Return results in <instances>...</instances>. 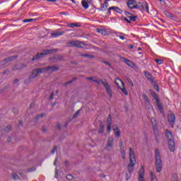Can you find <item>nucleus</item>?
I'll return each mask as SVG.
<instances>
[{"label":"nucleus","mask_w":181,"mask_h":181,"mask_svg":"<svg viewBox=\"0 0 181 181\" xmlns=\"http://www.w3.org/2000/svg\"><path fill=\"white\" fill-rule=\"evenodd\" d=\"M155 159L156 170L157 173H160L162 172V158L158 148L155 150Z\"/></svg>","instance_id":"obj_1"},{"label":"nucleus","mask_w":181,"mask_h":181,"mask_svg":"<svg viewBox=\"0 0 181 181\" xmlns=\"http://www.w3.org/2000/svg\"><path fill=\"white\" fill-rule=\"evenodd\" d=\"M93 81H94V83H97V84H98V86H100V84H103V87H105L110 98H112V90H111V86H110L108 82H107V80L100 79L98 81L97 79H94Z\"/></svg>","instance_id":"obj_2"},{"label":"nucleus","mask_w":181,"mask_h":181,"mask_svg":"<svg viewBox=\"0 0 181 181\" xmlns=\"http://www.w3.org/2000/svg\"><path fill=\"white\" fill-rule=\"evenodd\" d=\"M129 151L130 163L128 165V170L129 173H132L134 172V166L136 163V159L135 158V152L132 150V148H129Z\"/></svg>","instance_id":"obj_3"},{"label":"nucleus","mask_w":181,"mask_h":181,"mask_svg":"<svg viewBox=\"0 0 181 181\" xmlns=\"http://www.w3.org/2000/svg\"><path fill=\"white\" fill-rule=\"evenodd\" d=\"M68 47H83L85 46L84 42L78 40H72L66 43Z\"/></svg>","instance_id":"obj_4"},{"label":"nucleus","mask_w":181,"mask_h":181,"mask_svg":"<svg viewBox=\"0 0 181 181\" xmlns=\"http://www.w3.org/2000/svg\"><path fill=\"white\" fill-rule=\"evenodd\" d=\"M146 8V11L148 13H149V6L146 1L144 2H136V9L139 8L141 11H144Z\"/></svg>","instance_id":"obj_5"},{"label":"nucleus","mask_w":181,"mask_h":181,"mask_svg":"<svg viewBox=\"0 0 181 181\" xmlns=\"http://www.w3.org/2000/svg\"><path fill=\"white\" fill-rule=\"evenodd\" d=\"M53 53V49H45L43 50L41 53H37V55L33 57V60H37V59H40V57H43V56H46V54H50Z\"/></svg>","instance_id":"obj_6"},{"label":"nucleus","mask_w":181,"mask_h":181,"mask_svg":"<svg viewBox=\"0 0 181 181\" xmlns=\"http://www.w3.org/2000/svg\"><path fill=\"white\" fill-rule=\"evenodd\" d=\"M113 148H114V137L112 136L108 137L107 141L105 146V150L108 151H112Z\"/></svg>","instance_id":"obj_7"},{"label":"nucleus","mask_w":181,"mask_h":181,"mask_svg":"<svg viewBox=\"0 0 181 181\" xmlns=\"http://www.w3.org/2000/svg\"><path fill=\"white\" fill-rule=\"evenodd\" d=\"M57 70H59V66L56 65L45 67L46 73H47L48 74H52V73H54V71H57Z\"/></svg>","instance_id":"obj_8"},{"label":"nucleus","mask_w":181,"mask_h":181,"mask_svg":"<svg viewBox=\"0 0 181 181\" xmlns=\"http://www.w3.org/2000/svg\"><path fill=\"white\" fill-rule=\"evenodd\" d=\"M168 122H170V125L171 128H174L175 127V122L176 121V117H175V114L170 113L168 116Z\"/></svg>","instance_id":"obj_9"},{"label":"nucleus","mask_w":181,"mask_h":181,"mask_svg":"<svg viewBox=\"0 0 181 181\" xmlns=\"http://www.w3.org/2000/svg\"><path fill=\"white\" fill-rule=\"evenodd\" d=\"M112 129L115 136L116 138H119L121 136V130H119V128H118V125L113 124Z\"/></svg>","instance_id":"obj_10"},{"label":"nucleus","mask_w":181,"mask_h":181,"mask_svg":"<svg viewBox=\"0 0 181 181\" xmlns=\"http://www.w3.org/2000/svg\"><path fill=\"white\" fill-rule=\"evenodd\" d=\"M127 5L129 9H136V1L128 0Z\"/></svg>","instance_id":"obj_11"},{"label":"nucleus","mask_w":181,"mask_h":181,"mask_svg":"<svg viewBox=\"0 0 181 181\" xmlns=\"http://www.w3.org/2000/svg\"><path fill=\"white\" fill-rule=\"evenodd\" d=\"M154 98H156L157 108L159 110L160 112H163V106L161 105L160 102H159V99L158 98V95L155 94Z\"/></svg>","instance_id":"obj_12"},{"label":"nucleus","mask_w":181,"mask_h":181,"mask_svg":"<svg viewBox=\"0 0 181 181\" xmlns=\"http://www.w3.org/2000/svg\"><path fill=\"white\" fill-rule=\"evenodd\" d=\"M107 132H111V123L112 122V119L111 118V115H109L107 120Z\"/></svg>","instance_id":"obj_13"},{"label":"nucleus","mask_w":181,"mask_h":181,"mask_svg":"<svg viewBox=\"0 0 181 181\" xmlns=\"http://www.w3.org/2000/svg\"><path fill=\"white\" fill-rule=\"evenodd\" d=\"M165 136H166L167 141H168V142H172L174 141L173 136H172V133L169 130H166Z\"/></svg>","instance_id":"obj_14"},{"label":"nucleus","mask_w":181,"mask_h":181,"mask_svg":"<svg viewBox=\"0 0 181 181\" xmlns=\"http://www.w3.org/2000/svg\"><path fill=\"white\" fill-rule=\"evenodd\" d=\"M64 35V31H56L51 33L52 37H59V36H62Z\"/></svg>","instance_id":"obj_15"},{"label":"nucleus","mask_w":181,"mask_h":181,"mask_svg":"<svg viewBox=\"0 0 181 181\" xmlns=\"http://www.w3.org/2000/svg\"><path fill=\"white\" fill-rule=\"evenodd\" d=\"M144 74L148 81H150L151 83H153V76H152V74L151 73L146 71L144 72Z\"/></svg>","instance_id":"obj_16"},{"label":"nucleus","mask_w":181,"mask_h":181,"mask_svg":"<svg viewBox=\"0 0 181 181\" xmlns=\"http://www.w3.org/2000/svg\"><path fill=\"white\" fill-rule=\"evenodd\" d=\"M169 144H168V148L170 151V152H175V141H168Z\"/></svg>","instance_id":"obj_17"},{"label":"nucleus","mask_w":181,"mask_h":181,"mask_svg":"<svg viewBox=\"0 0 181 181\" xmlns=\"http://www.w3.org/2000/svg\"><path fill=\"white\" fill-rule=\"evenodd\" d=\"M37 72V74L39 76V74H42V73H46V67L45 68H38L35 69Z\"/></svg>","instance_id":"obj_18"},{"label":"nucleus","mask_w":181,"mask_h":181,"mask_svg":"<svg viewBox=\"0 0 181 181\" xmlns=\"http://www.w3.org/2000/svg\"><path fill=\"white\" fill-rule=\"evenodd\" d=\"M67 26L68 28H80V26L81 25L78 23H68Z\"/></svg>","instance_id":"obj_19"},{"label":"nucleus","mask_w":181,"mask_h":181,"mask_svg":"<svg viewBox=\"0 0 181 181\" xmlns=\"http://www.w3.org/2000/svg\"><path fill=\"white\" fill-rule=\"evenodd\" d=\"M110 9H112V11H115V12H117V13H122V10L117 6L110 7Z\"/></svg>","instance_id":"obj_20"},{"label":"nucleus","mask_w":181,"mask_h":181,"mask_svg":"<svg viewBox=\"0 0 181 181\" xmlns=\"http://www.w3.org/2000/svg\"><path fill=\"white\" fill-rule=\"evenodd\" d=\"M150 179L151 181H158V178H156V175H155V173L153 172H150Z\"/></svg>","instance_id":"obj_21"},{"label":"nucleus","mask_w":181,"mask_h":181,"mask_svg":"<svg viewBox=\"0 0 181 181\" xmlns=\"http://www.w3.org/2000/svg\"><path fill=\"white\" fill-rule=\"evenodd\" d=\"M142 98H144L145 101L146 105L148 107L149 106V98H148V95L143 94Z\"/></svg>","instance_id":"obj_22"},{"label":"nucleus","mask_w":181,"mask_h":181,"mask_svg":"<svg viewBox=\"0 0 181 181\" xmlns=\"http://www.w3.org/2000/svg\"><path fill=\"white\" fill-rule=\"evenodd\" d=\"M37 76H38V75H37V72H36V70L34 69V70L33 71V72H32L30 76V78L31 80H33V78H36V77H37Z\"/></svg>","instance_id":"obj_23"},{"label":"nucleus","mask_w":181,"mask_h":181,"mask_svg":"<svg viewBox=\"0 0 181 181\" xmlns=\"http://www.w3.org/2000/svg\"><path fill=\"white\" fill-rule=\"evenodd\" d=\"M81 5L84 9H87L88 8H89L88 4L86 0H83L81 1Z\"/></svg>","instance_id":"obj_24"},{"label":"nucleus","mask_w":181,"mask_h":181,"mask_svg":"<svg viewBox=\"0 0 181 181\" xmlns=\"http://www.w3.org/2000/svg\"><path fill=\"white\" fill-rule=\"evenodd\" d=\"M115 83L117 86V87H119V88H121V87H119V83H121L122 86H124L123 81L121 79H119V78H117L115 81Z\"/></svg>","instance_id":"obj_25"},{"label":"nucleus","mask_w":181,"mask_h":181,"mask_svg":"<svg viewBox=\"0 0 181 181\" xmlns=\"http://www.w3.org/2000/svg\"><path fill=\"white\" fill-rule=\"evenodd\" d=\"M124 62L127 66H129V67H134L135 66L134 62H132L131 60L126 59Z\"/></svg>","instance_id":"obj_26"},{"label":"nucleus","mask_w":181,"mask_h":181,"mask_svg":"<svg viewBox=\"0 0 181 181\" xmlns=\"http://www.w3.org/2000/svg\"><path fill=\"white\" fill-rule=\"evenodd\" d=\"M104 133V124H100L98 130V134Z\"/></svg>","instance_id":"obj_27"},{"label":"nucleus","mask_w":181,"mask_h":181,"mask_svg":"<svg viewBox=\"0 0 181 181\" xmlns=\"http://www.w3.org/2000/svg\"><path fill=\"white\" fill-rule=\"evenodd\" d=\"M120 90L122 91V93L125 95H128V91L127 90V88H125V85L124 84L123 88H120Z\"/></svg>","instance_id":"obj_28"},{"label":"nucleus","mask_w":181,"mask_h":181,"mask_svg":"<svg viewBox=\"0 0 181 181\" xmlns=\"http://www.w3.org/2000/svg\"><path fill=\"white\" fill-rule=\"evenodd\" d=\"M124 15H126L129 18V19H130V20H131V18H132V16H133L132 13H131L128 11H125Z\"/></svg>","instance_id":"obj_29"},{"label":"nucleus","mask_w":181,"mask_h":181,"mask_svg":"<svg viewBox=\"0 0 181 181\" xmlns=\"http://www.w3.org/2000/svg\"><path fill=\"white\" fill-rule=\"evenodd\" d=\"M155 62H156V63H157V64H159V65L163 64V60H162V59H155Z\"/></svg>","instance_id":"obj_30"},{"label":"nucleus","mask_w":181,"mask_h":181,"mask_svg":"<svg viewBox=\"0 0 181 181\" xmlns=\"http://www.w3.org/2000/svg\"><path fill=\"white\" fill-rule=\"evenodd\" d=\"M13 180H19V175L17 174H13L12 175Z\"/></svg>","instance_id":"obj_31"},{"label":"nucleus","mask_w":181,"mask_h":181,"mask_svg":"<svg viewBox=\"0 0 181 181\" xmlns=\"http://www.w3.org/2000/svg\"><path fill=\"white\" fill-rule=\"evenodd\" d=\"M81 56L82 57H88L89 59H93V55H90L88 54H83Z\"/></svg>","instance_id":"obj_32"},{"label":"nucleus","mask_w":181,"mask_h":181,"mask_svg":"<svg viewBox=\"0 0 181 181\" xmlns=\"http://www.w3.org/2000/svg\"><path fill=\"white\" fill-rule=\"evenodd\" d=\"M96 32L98 33H100L101 35H104V30H103V29L97 28Z\"/></svg>","instance_id":"obj_33"},{"label":"nucleus","mask_w":181,"mask_h":181,"mask_svg":"<svg viewBox=\"0 0 181 181\" xmlns=\"http://www.w3.org/2000/svg\"><path fill=\"white\" fill-rule=\"evenodd\" d=\"M164 14L165 16H168V18H170V16H172V14L170 13H169V11H165Z\"/></svg>","instance_id":"obj_34"},{"label":"nucleus","mask_w":181,"mask_h":181,"mask_svg":"<svg viewBox=\"0 0 181 181\" xmlns=\"http://www.w3.org/2000/svg\"><path fill=\"white\" fill-rule=\"evenodd\" d=\"M15 59V57H10L4 60L5 62H11V60H13Z\"/></svg>","instance_id":"obj_35"},{"label":"nucleus","mask_w":181,"mask_h":181,"mask_svg":"<svg viewBox=\"0 0 181 181\" xmlns=\"http://www.w3.org/2000/svg\"><path fill=\"white\" fill-rule=\"evenodd\" d=\"M138 17L136 16H132V18H130V21H133V22H135L136 21V18Z\"/></svg>","instance_id":"obj_36"},{"label":"nucleus","mask_w":181,"mask_h":181,"mask_svg":"<svg viewBox=\"0 0 181 181\" xmlns=\"http://www.w3.org/2000/svg\"><path fill=\"white\" fill-rule=\"evenodd\" d=\"M107 8H108V5L103 4V6H101L102 11H105Z\"/></svg>","instance_id":"obj_37"},{"label":"nucleus","mask_w":181,"mask_h":181,"mask_svg":"<svg viewBox=\"0 0 181 181\" xmlns=\"http://www.w3.org/2000/svg\"><path fill=\"white\" fill-rule=\"evenodd\" d=\"M66 179L68 180H73V175H66Z\"/></svg>","instance_id":"obj_38"},{"label":"nucleus","mask_w":181,"mask_h":181,"mask_svg":"<svg viewBox=\"0 0 181 181\" xmlns=\"http://www.w3.org/2000/svg\"><path fill=\"white\" fill-rule=\"evenodd\" d=\"M80 114V110H78L74 115V118H77L78 117V115Z\"/></svg>","instance_id":"obj_39"},{"label":"nucleus","mask_w":181,"mask_h":181,"mask_svg":"<svg viewBox=\"0 0 181 181\" xmlns=\"http://www.w3.org/2000/svg\"><path fill=\"white\" fill-rule=\"evenodd\" d=\"M74 80H76V78H74L72 81H69L65 83V86H69V84H71V83H73Z\"/></svg>","instance_id":"obj_40"},{"label":"nucleus","mask_w":181,"mask_h":181,"mask_svg":"<svg viewBox=\"0 0 181 181\" xmlns=\"http://www.w3.org/2000/svg\"><path fill=\"white\" fill-rule=\"evenodd\" d=\"M119 147L121 148V149L124 148V143L122 142V141H119Z\"/></svg>","instance_id":"obj_41"},{"label":"nucleus","mask_w":181,"mask_h":181,"mask_svg":"<svg viewBox=\"0 0 181 181\" xmlns=\"http://www.w3.org/2000/svg\"><path fill=\"white\" fill-rule=\"evenodd\" d=\"M54 97V92H52L49 96V100H53Z\"/></svg>","instance_id":"obj_42"},{"label":"nucleus","mask_w":181,"mask_h":181,"mask_svg":"<svg viewBox=\"0 0 181 181\" xmlns=\"http://www.w3.org/2000/svg\"><path fill=\"white\" fill-rule=\"evenodd\" d=\"M124 21H125L126 22H127V23H131V20H129L128 18H127L126 17L123 18Z\"/></svg>","instance_id":"obj_43"},{"label":"nucleus","mask_w":181,"mask_h":181,"mask_svg":"<svg viewBox=\"0 0 181 181\" xmlns=\"http://www.w3.org/2000/svg\"><path fill=\"white\" fill-rule=\"evenodd\" d=\"M56 151H57V147H54V148L52 149V153H54L55 152H56Z\"/></svg>","instance_id":"obj_44"},{"label":"nucleus","mask_w":181,"mask_h":181,"mask_svg":"<svg viewBox=\"0 0 181 181\" xmlns=\"http://www.w3.org/2000/svg\"><path fill=\"white\" fill-rule=\"evenodd\" d=\"M129 83L130 86H132V87H134V83L132 82V81H131V79L129 80Z\"/></svg>","instance_id":"obj_45"},{"label":"nucleus","mask_w":181,"mask_h":181,"mask_svg":"<svg viewBox=\"0 0 181 181\" xmlns=\"http://www.w3.org/2000/svg\"><path fill=\"white\" fill-rule=\"evenodd\" d=\"M11 129H12V127L11 126H8L6 128V131H11Z\"/></svg>","instance_id":"obj_46"},{"label":"nucleus","mask_w":181,"mask_h":181,"mask_svg":"<svg viewBox=\"0 0 181 181\" xmlns=\"http://www.w3.org/2000/svg\"><path fill=\"white\" fill-rule=\"evenodd\" d=\"M32 21H33V19H32V18L25 19V20H24V22H32Z\"/></svg>","instance_id":"obj_47"},{"label":"nucleus","mask_w":181,"mask_h":181,"mask_svg":"<svg viewBox=\"0 0 181 181\" xmlns=\"http://www.w3.org/2000/svg\"><path fill=\"white\" fill-rule=\"evenodd\" d=\"M121 155H125V151L123 148L121 149Z\"/></svg>","instance_id":"obj_48"},{"label":"nucleus","mask_w":181,"mask_h":181,"mask_svg":"<svg viewBox=\"0 0 181 181\" xmlns=\"http://www.w3.org/2000/svg\"><path fill=\"white\" fill-rule=\"evenodd\" d=\"M88 80H92L93 81H94V80H96V79L95 78L90 77V78H88Z\"/></svg>","instance_id":"obj_49"},{"label":"nucleus","mask_w":181,"mask_h":181,"mask_svg":"<svg viewBox=\"0 0 181 181\" xmlns=\"http://www.w3.org/2000/svg\"><path fill=\"white\" fill-rule=\"evenodd\" d=\"M129 49H134V45H129L128 46Z\"/></svg>","instance_id":"obj_50"},{"label":"nucleus","mask_w":181,"mask_h":181,"mask_svg":"<svg viewBox=\"0 0 181 181\" xmlns=\"http://www.w3.org/2000/svg\"><path fill=\"white\" fill-rule=\"evenodd\" d=\"M119 39H122V40H125V37L124 36H119Z\"/></svg>","instance_id":"obj_51"},{"label":"nucleus","mask_w":181,"mask_h":181,"mask_svg":"<svg viewBox=\"0 0 181 181\" xmlns=\"http://www.w3.org/2000/svg\"><path fill=\"white\" fill-rule=\"evenodd\" d=\"M105 64H107L109 66H111V64H110L109 62H105Z\"/></svg>","instance_id":"obj_52"},{"label":"nucleus","mask_w":181,"mask_h":181,"mask_svg":"<svg viewBox=\"0 0 181 181\" xmlns=\"http://www.w3.org/2000/svg\"><path fill=\"white\" fill-rule=\"evenodd\" d=\"M108 2H110L109 1L105 0L104 2V5H108Z\"/></svg>","instance_id":"obj_53"},{"label":"nucleus","mask_w":181,"mask_h":181,"mask_svg":"<svg viewBox=\"0 0 181 181\" xmlns=\"http://www.w3.org/2000/svg\"><path fill=\"white\" fill-rule=\"evenodd\" d=\"M57 163V158H55L54 161V165H56Z\"/></svg>","instance_id":"obj_54"},{"label":"nucleus","mask_w":181,"mask_h":181,"mask_svg":"<svg viewBox=\"0 0 181 181\" xmlns=\"http://www.w3.org/2000/svg\"><path fill=\"white\" fill-rule=\"evenodd\" d=\"M86 1L87 2V4H91L92 0H86Z\"/></svg>","instance_id":"obj_55"},{"label":"nucleus","mask_w":181,"mask_h":181,"mask_svg":"<svg viewBox=\"0 0 181 181\" xmlns=\"http://www.w3.org/2000/svg\"><path fill=\"white\" fill-rule=\"evenodd\" d=\"M48 2H56L57 0H47Z\"/></svg>","instance_id":"obj_56"},{"label":"nucleus","mask_w":181,"mask_h":181,"mask_svg":"<svg viewBox=\"0 0 181 181\" xmlns=\"http://www.w3.org/2000/svg\"><path fill=\"white\" fill-rule=\"evenodd\" d=\"M55 177H57V176H58V175H59V172L57 171H57L55 172Z\"/></svg>","instance_id":"obj_57"},{"label":"nucleus","mask_w":181,"mask_h":181,"mask_svg":"<svg viewBox=\"0 0 181 181\" xmlns=\"http://www.w3.org/2000/svg\"><path fill=\"white\" fill-rule=\"evenodd\" d=\"M122 159H125V158H126L125 154H122Z\"/></svg>","instance_id":"obj_58"},{"label":"nucleus","mask_w":181,"mask_h":181,"mask_svg":"<svg viewBox=\"0 0 181 181\" xmlns=\"http://www.w3.org/2000/svg\"><path fill=\"white\" fill-rule=\"evenodd\" d=\"M154 88H156V90H158L159 88V86H158V85H156Z\"/></svg>","instance_id":"obj_59"},{"label":"nucleus","mask_w":181,"mask_h":181,"mask_svg":"<svg viewBox=\"0 0 181 181\" xmlns=\"http://www.w3.org/2000/svg\"><path fill=\"white\" fill-rule=\"evenodd\" d=\"M111 11H112V9H110V8H109L107 10L108 13H111Z\"/></svg>","instance_id":"obj_60"},{"label":"nucleus","mask_w":181,"mask_h":181,"mask_svg":"<svg viewBox=\"0 0 181 181\" xmlns=\"http://www.w3.org/2000/svg\"><path fill=\"white\" fill-rule=\"evenodd\" d=\"M19 82V79H15L14 80V83H18Z\"/></svg>","instance_id":"obj_61"},{"label":"nucleus","mask_w":181,"mask_h":181,"mask_svg":"<svg viewBox=\"0 0 181 181\" xmlns=\"http://www.w3.org/2000/svg\"><path fill=\"white\" fill-rule=\"evenodd\" d=\"M37 117V118H40V117H43V115H38Z\"/></svg>","instance_id":"obj_62"},{"label":"nucleus","mask_w":181,"mask_h":181,"mask_svg":"<svg viewBox=\"0 0 181 181\" xmlns=\"http://www.w3.org/2000/svg\"><path fill=\"white\" fill-rule=\"evenodd\" d=\"M66 13H66V12H62V13H61L62 15H66Z\"/></svg>","instance_id":"obj_63"},{"label":"nucleus","mask_w":181,"mask_h":181,"mask_svg":"<svg viewBox=\"0 0 181 181\" xmlns=\"http://www.w3.org/2000/svg\"><path fill=\"white\" fill-rule=\"evenodd\" d=\"M137 50L139 52V51L142 50V48L139 47V48L137 49Z\"/></svg>","instance_id":"obj_64"}]
</instances>
